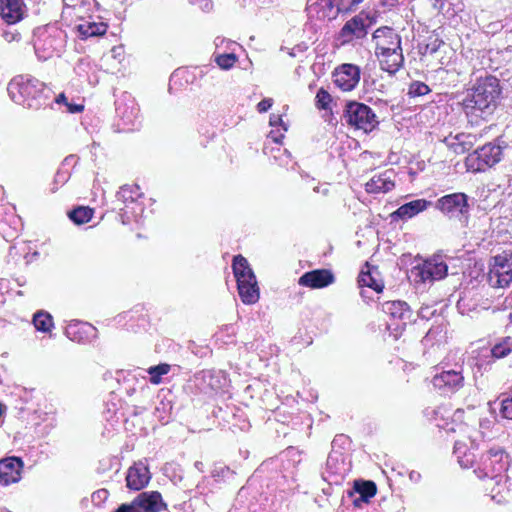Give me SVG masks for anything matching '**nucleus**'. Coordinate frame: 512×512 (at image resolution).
Listing matches in <instances>:
<instances>
[{
    "instance_id": "obj_1",
    "label": "nucleus",
    "mask_w": 512,
    "mask_h": 512,
    "mask_svg": "<svg viewBox=\"0 0 512 512\" xmlns=\"http://www.w3.org/2000/svg\"><path fill=\"white\" fill-rule=\"evenodd\" d=\"M501 94L499 80L494 76L480 78L467 90L462 100L463 110L471 121L486 119L491 116Z\"/></svg>"
},
{
    "instance_id": "obj_2",
    "label": "nucleus",
    "mask_w": 512,
    "mask_h": 512,
    "mask_svg": "<svg viewBox=\"0 0 512 512\" xmlns=\"http://www.w3.org/2000/svg\"><path fill=\"white\" fill-rule=\"evenodd\" d=\"M10 98L18 105L38 110L50 103L52 91L44 82L30 76H15L7 87Z\"/></svg>"
},
{
    "instance_id": "obj_3",
    "label": "nucleus",
    "mask_w": 512,
    "mask_h": 512,
    "mask_svg": "<svg viewBox=\"0 0 512 512\" xmlns=\"http://www.w3.org/2000/svg\"><path fill=\"white\" fill-rule=\"evenodd\" d=\"M509 455L500 446H493L482 454L480 459L479 478H488L499 485L503 474L509 467Z\"/></svg>"
},
{
    "instance_id": "obj_4",
    "label": "nucleus",
    "mask_w": 512,
    "mask_h": 512,
    "mask_svg": "<svg viewBox=\"0 0 512 512\" xmlns=\"http://www.w3.org/2000/svg\"><path fill=\"white\" fill-rule=\"evenodd\" d=\"M66 33L56 26L39 29L34 41V49L39 58L44 60L54 54L59 55L66 45Z\"/></svg>"
},
{
    "instance_id": "obj_5",
    "label": "nucleus",
    "mask_w": 512,
    "mask_h": 512,
    "mask_svg": "<svg viewBox=\"0 0 512 512\" xmlns=\"http://www.w3.org/2000/svg\"><path fill=\"white\" fill-rule=\"evenodd\" d=\"M342 118L347 125L366 133L372 131L378 125L373 110L368 105L358 101L346 102Z\"/></svg>"
},
{
    "instance_id": "obj_6",
    "label": "nucleus",
    "mask_w": 512,
    "mask_h": 512,
    "mask_svg": "<svg viewBox=\"0 0 512 512\" xmlns=\"http://www.w3.org/2000/svg\"><path fill=\"white\" fill-rule=\"evenodd\" d=\"M487 282L493 288H504L512 282V251L505 250L493 256L489 263Z\"/></svg>"
},
{
    "instance_id": "obj_7",
    "label": "nucleus",
    "mask_w": 512,
    "mask_h": 512,
    "mask_svg": "<svg viewBox=\"0 0 512 512\" xmlns=\"http://www.w3.org/2000/svg\"><path fill=\"white\" fill-rule=\"evenodd\" d=\"M468 200L469 197L465 193L457 192L442 196L434 206L450 219L466 223L470 212Z\"/></svg>"
},
{
    "instance_id": "obj_8",
    "label": "nucleus",
    "mask_w": 512,
    "mask_h": 512,
    "mask_svg": "<svg viewBox=\"0 0 512 512\" xmlns=\"http://www.w3.org/2000/svg\"><path fill=\"white\" fill-rule=\"evenodd\" d=\"M372 24L369 16L363 12L348 20L336 35L341 45L351 43L354 39H363L368 34V28Z\"/></svg>"
},
{
    "instance_id": "obj_9",
    "label": "nucleus",
    "mask_w": 512,
    "mask_h": 512,
    "mask_svg": "<svg viewBox=\"0 0 512 512\" xmlns=\"http://www.w3.org/2000/svg\"><path fill=\"white\" fill-rule=\"evenodd\" d=\"M502 148L500 145L487 143L475 150L467 157L466 163L474 170H484L486 166L492 167L501 160Z\"/></svg>"
},
{
    "instance_id": "obj_10",
    "label": "nucleus",
    "mask_w": 512,
    "mask_h": 512,
    "mask_svg": "<svg viewBox=\"0 0 512 512\" xmlns=\"http://www.w3.org/2000/svg\"><path fill=\"white\" fill-rule=\"evenodd\" d=\"M413 273L420 278V281H437L444 279L448 273V266L440 255L425 260L422 264L413 268Z\"/></svg>"
},
{
    "instance_id": "obj_11",
    "label": "nucleus",
    "mask_w": 512,
    "mask_h": 512,
    "mask_svg": "<svg viewBox=\"0 0 512 512\" xmlns=\"http://www.w3.org/2000/svg\"><path fill=\"white\" fill-rule=\"evenodd\" d=\"M432 384L444 394L454 393L464 386L462 369L443 370L433 376Z\"/></svg>"
},
{
    "instance_id": "obj_12",
    "label": "nucleus",
    "mask_w": 512,
    "mask_h": 512,
    "mask_svg": "<svg viewBox=\"0 0 512 512\" xmlns=\"http://www.w3.org/2000/svg\"><path fill=\"white\" fill-rule=\"evenodd\" d=\"M360 80V68L354 64H342L333 73V81L343 91L353 90Z\"/></svg>"
},
{
    "instance_id": "obj_13",
    "label": "nucleus",
    "mask_w": 512,
    "mask_h": 512,
    "mask_svg": "<svg viewBox=\"0 0 512 512\" xmlns=\"http://www.w3.org/2000/svg\"><path fill=\"white\" fill-rule=\"evenodd\" d=\"M372 39L375 42V51L402 49L401 36L391 27L377 28L372 34Z\"/></svg>"
},
{
    "instance_id": "obj_14",
    "label": "nucleus",
    "mask_w": 512,
    "mask_h": 512,
    "mask_svg": "<svg viewBox=\"0 0 512 512\" xmlns=\"http://www.w3.org/2000/svg\"><path fill=\"white\" fill-rule=\"evenodd\" d=\"M335 281V276L331 270L315 269L305 272L298 280L299 285L311 289L325 288Z\"/></svg>"
},
{
    "instance_id": "obj_15",
    "label": "nucleus",
    "mask_w": 512,
    "mask_h": 512,
    "mask_svg": "<svg viewBox=\"0 0 512 512\" xmlns=\"http://www.w3.org/2000/svg\"><path fill=\"white\" fill-rule=\"evenodd\" d=\"M151 479L148 466L139 461L131 466L126 474V486L130 490L139 491L145 488Z\"/></svg>"
},
{
    "instance_id": "obj_16",
    "label": "nucleus",
    "mask_w": 512,
    "mask_h": 512,
    "mask_svg": "<svg viewBox=\"0 0 512 512\" xmlns=\"http://www.w3.org/2000/svg\"><path fill=\"white\" fill-rule=\"evenodd\" d=\"M132 502L135 509L141 512H160L167 509L158 491L142 492Z\"/></svg>"
},
{
    "instance_id": "obj_17",
    "label": "nucleus",
    "mask_w": 512,
    "mask_h": 512,
    "mask_svg": "<svg viewBox=\"0 0 512 512\" xmlns=\"http://www.w3.org/2000/svg\"><path fill=\"white\" fill-rule=\"evenodd\" d=\"M23 461L19 457H8L0 460V483L9 485L16 483L21 478Z\"/></svg>"
},
{
    "instance_id": "obj_18",
    "label": "nucleus",
    "mask_w": 512,
    "mask_h": 512,
    "mask_svg": "<svg viewBox=\"0 0 512 512\" xmlns=\"http://www.w3.org/2000/svg\"><path fill=\"white\" fill-rule=\"evenodd\" d=\"M379 60L380 68L390 75L395 74L404 64L403 50L375 51Z\"/></svg>"
},
{
    "instance_id": "obj_19",
    "label": "nucleus",
    "mask_w": 512,
    "mask_h": 512,
    "mask_svg": "<svg viewBox=\"0 0 512 512\" xmlns=\"http://www.w3.org/2000/svg\"><path fill=\"white\" fill-rule=\"evenodd\" d=\"M432 205L433 203L431 201L425 199H416L401 205L396 211L391 213L390 216L393 221L407 220L416 216Z\"/></svg>"
},
{
    "instance_id": "obj_20",
    "label": "nucleus",
    "mask_w": 512,
    "mask_h": 512,
    "mask_svg": "<svg viewBox=\"0 0 512 512\" xmlns=\"http://www.w3.org/2000/svg\"><path fill=\"white\" fill-rule=\"evenodd\" d=\"M382 311L389 315L392 319L401 321L405 326L411 322L412 311L408 304L404 301H387L382 304Z\"/></svg>"
},
{
    "instance_id": "obj_21",
    "label": "nucleus",
    "mask_w": 512,
    "mask_h": 512,
    "mask_svg": "<svg viewBox=\"0 0 512 512\" xmlns=\"http://www.w3.org/2000/svg\"><path fill=\"white\" fill-rule=\"evenodd\" d=\"M377 487L373 481H355L353 491L349 492L353 498V504L360 507L362 503H368L376 494Z\"/></svg>"
},
{
    "instance_id": "obj_22",
    "label": "nucleus",
    "mask_w": 512,
    "mask_h": 512,
    "mask_svg": "<svg viewBox=\"0 0 512 512\" xmlns=\"http://www.w3.org/2000/svg\"><path fill=\"white\" fill-rule=\"evenodd\" d=\"M239 296L244 304H254L259 299V288L254 275L253 280L247 279L243 283H237Z\"/></svg>"
},
{
    "instance_id": "obj_23",
    "label": "nucleus",
    "mask_w": 512,
    "mask_h": 512,
    "mask_svg": "<svg viewBox=\"0 0 512 512\" xmlns=\"http://www.w3.org/2000/svg\"><path fill=\"white\" fill-rule=\"evenodd\" d=\"M393 188L394 182L386 175V173L372 177L365 184L366 192L371 194L386 193L391 191Z\"/></svg>"
},
{
    "instance_id": "obj_24",
    "label": "nucleus",
    "mask_w": 512,
    "mask_h": 512,
    "mask_svg": "<svg viewBox=\"0 0 512 512\" xmlns=\"http://www.w3.org/2000/svg\"><path fill=\"white\" fill-rule=\"evenodd\" d=\"M1 16L9 24H14L21 20L22 11L18 0H2Z\"/></svg>"
},
{
    "instance_id": "obj_25",
    "label": "nucleus",
    "mask_w": 512,
    "mask_h": 512,
    "mask_svg": "<svg viewBox=\"0 0 512 512\" xmlns=\"http://www.w3.org/2000/svg\"><path fill=\"white\" fill-rule=\"evenodd\" d=\"M232 269L237 283H243L247 279L253 280L254 272L250 268L246 258L242 255H237L233 258Z\"/></svg>"
},
{
    "instance_id": "obj_26",
    "label": "nucleus",
    "mask_w": 512,
    "mask_h": 512,
    "mask_svg": "<svg viewBox=\"0 0 512 512\" xmlns=\"http://www.w3.org/2000/svg\"><path fill=\"white\" fill-rule=\"evenodd\" d=\"M323 480L329 483H338L341 478V472L339 468V457L337 453L331 452L328 455L325 471L322 472Z\"/></svg>"
},
{
    "instance_id": "obj_27",
    "label": "nucleus",
    "mask_w": 512,
    "mask_h": 512,
    "mask_svg": "<svg viewBox=\"0 0 512 512\" xmlns=\"http://www.w3.org/2000/svg\"><path fill=\"white\" fill-rule=\"evenodd\" d=\"M82 39L97 37L106 33L107 25L103 22H85L77 26Z\"/></svg>"
},
{
    "instance_id": "obj_28",
    "label": "nucleus",
    "mask_w": 512,
    "mask_h": 512,
    "mask_svg": "<svg viewBox=\"0 0 512 512\" xmlns=\"http://www.w3.org/2000/svg\"><path fill=\"white\" fill-rule=\"evenodd\" d=\"M512 352V336L500 338L491 348V355L495 359L507 357Z\"/></svg>"
},
{
    "instance_id": "obj_29",
    "label": "nucleus",
    "mask_w": 512,
    "mask_h": 512,
    "mask_svg": "<svg viewBox=\"0 0 512 512\" xmlns=\"http://www.w3.org/2000/svg\"><path fill=\"white\" fill-rule=\"evenodd\" d=\"M92 216L93 209L84 206L76 207L68 212L69 219L77 225L89 222Z\"/></svg>"
},
{
    "instance_id": "obj_30",
    "label": "nucleus",
    "mask_w": 512,
    "mask_h": 512,
    "mask_svg": "<svg viewBox=\"0 0 512 512\" xmlns=\"http://www.w3.org/2000/svg\"><path fill=\"white\" fill-rule=\"evenodd\" d=\"M35 328L41 332H49L53 326L52 316L45 311H38L33 317Z\"/></svg>"
},
{
    "instance_id": "obj_31",
    "label": "nucleus",
    "mask_w": 512,
    "mask_h": 512,
    "mask_svg": "<svg viewBox=\"0 0 512 512\" xmlns=\"http://www.w3.org/2000/svg\"><path fill=\"white\" fill-rule=\"evenodd\" d=\"M360 0H329V6L336 8V14H346L352 12L361 3Z\"/></svg>"
},
{
    "instance_id": "obj_32",
    "label": "nucleus",
    "mask_w": 512,
    "mask_h": 512,
    "mask_svg": "<svg viewBox=\"0 0 512 512\" xmlns=\"http://www.w3.org/2000/svg\"><path fill=\"white\" fill-rule=\"evenodd\" d=\"M140 196L139 187H130L128 185H124L120 188V190L116 193L117 201L127 204L129 202H134L137 197Z\"/></svg>"
},
{
    "instance_id": "obj_33",
    "label": "nucleus",
    "mask_w": 512,
    "mask_h": 512,
    "mask_svg": "<svg viewBox=\"0 0 512 512\" xmlns=\"http://www.w3.org/2000/svg\"><path fill=\"white\" fill-rule=\"evenodd\" d=\"M170 365L167 363H161L155 366H151L148 369V373L150 375V382L152 384H159L161 382L162 376L166 375L170 371Z\"/></svg>"
},
{
    "instance_id": "obj_34",
    "label": "nucleus",
    "mask_w": 512,
    "mask_h": 512,
    "mask_svg": "<svg viewBox=\"0 0 512 512\" xmlns=\"http://www.w3.org/2000/svg\"><path fill=\"white\" fill-rule=\"evenodd\" d=\"M358 283L360 286H366L372 288L376 292H382L384 285L379 283L370 272H361L358 277Z\"/></svg>"
},
{
    "instance_id": "obj_35",
    "label": "nucleus",
    "mask_w": 512,
    "mask_h": 512,
    "mask_svg": "<svg viewBox=\"0 0 512 512\" xmlns=\"http://www.w3.org/2000/svg\"><path fill=\"white\" fill-rule=\"evenodd\" d=\"M215 61L221 69L228 70L234 66L237 57L233 53L220 54L216 56Z\"/></svg>"
},
{
    "instance_id": "obj_36",
    "label": "nucleus",
    "mask_w": 512,
    "mask_h": 512,
    "mask_svg": "<svg viewBox=\"0 0 512 512\" xmlns=\"http://www.w3.org/2000/svg\"><path fill=\"white\" fill-rule=\"evenodd\" d=\"M430 88L427 84L419 81H414L410 84L408 89V95L411 97L424 96L430 92Z\"/></svg>"
},
{
    "instance_id": "obj_37",
    "label": "nucleus",
    "mask_w": 512,
    "mask_h": 512,
    "mask_svg": "<svg viewBox=\"0 0 512 512\" xmlns=\"http://www.w3.org/2000/svg\"><path fill=\"white\" fill-rule=\"evenodd\" d=\"M465 444L462 442H455L454 444V454L458 457V462L461 466L468 467L469 464H472L473 460L468 458V455L464 451Z\"/></svg>"
},
{
    "instance_id": "obj_38",
    "label": "nucleus",
    "mask_w": 512,
    "mask_h": 512,
    "mask_svg": "<svg viewBox=\"0 0 512 512\" xmlns=\"http://www.w3.org/2000/svg\"><path fill=\"white\" fill-rule=\"evenodd\" d=\"M316 106L318 109L326 110L332 101L331 95L324 88H320L316 94Z\"/></svg>"
},
{
    "instance_id": "obj_39",
    "label": "nucleus",
    "mask_w": 512,
    "mask_h": 512,
    "mask_svg": "<svg viewBox=\"0 0 512 512\" xmlns=\"http://www.w3.org/2000/svg\"><path fill=\"white\" fill-rule=\"evenodd\" d=\"M500 414L503 418L512 420V386L509 396L501 400Z\"/></svg>"
},
{
    "instance_id": "obj_40",
    "label": "nucleus",
    "mask_w": 512,
    "mask_h": 512,
    "mask_svg": "<svg viewBox=\"0 0 512 512\" xmlns=\"http://www.w3.org/2000/svg\"><path fill=\"white\" fill-rule=\"evenodd\" d=\"M116 111L127 123L131 124H134L138 115V109L132 107L130 113H126V111H122L120 104H117Z\"/></svg>"
},
{
    "instance_id": "obj_41",
    "label": "nucleus",
    "mask_w": 512,
    "mask_h": 512,
    "mask_svg": "<svg viewBox=\"0 0 512 512\" xmlns=\"http://www.w3.org/2000/svg\"><path fill=\"white\" fill-rule=\"evenodd\" d=\"M109 496V492L106 489H99L95 492H93L91 496V500L94 505H101L103 502L107 500Z\"/></svg>"
},
{
    "instance_id": "obj_42",
    "label": "nucleus",
    "mask_w": 512,
    "mask_h": 512,
    "mask_svg": "<svg viewBox=\"0 0 512 512\" xmlns=\"http://www.w3.org/2000/svg\"><path fill=\"white\" fill-rule=\"evenodd\" d=\"M441 44H443V41L438 38H435L433 41L426 44V46L424 48L425 49L424 53H430V54L436 53L439 50Z\"/></svg>"
},
{
    "instance_id": "obj_43",
    "label": "nucleus",
    "mask_w": 512,
    "mask_h": 512,
    "mask_svg": "<svg viewBox=\"0 0 512 512\" xmlns=\"http://www.w3.org/2000/svg\"><path fill=\"white\" fill-rule=\"evenodd\" d=\"M273 105L272 98H265L257 104V110L259 113L267 112Z\"/></svg>"
},
{
    "instance_id": "obj_44",
    "label": "nucleus",
    "mask_w": 512,
    "mask_h": 512,
    "mask_svg": "<svg viewBox=\"0 0 512 512\" xmlns=\"http://www.w3.org/2000/svg\"><path fill=\"white\" fill-rule=\"evenodd\" d=\"M269 124L272 127L282 126L285 131L287 130V127L285 126V124L282 120V116L279 114H271L270 119H269Z\"/></svg>"
},
{
    "instance_id": "obj_45",
    "label": "nucleus",
    "mask_w": 512,
    "mask_h": 512,
    "mask_svg": "<svg viewBox=\"0 0 512 512\" xmlns=\"http://www.w3.org/2000/svg\"><path fill=\"white\" fill-rule=\"evenodd\" d=\"M114 512H141L135 509L133 502L121 504Z\"/></svg>"
},
{
    "instance_id": "obj_46",
    "label": "nucleus",
    "mask_w": 512,
    "mask_h": 512,
    "mask_svg": "<svg viewBox=\"0 0 512 512\" xmlns=\"http://www.w3.org/2000/svg\"><path fill=\"white\" fill-rule=\"evenodd\" d=\"M68 179H69V173L68 172H64V171L58 170L56 175H55L54 182H55V184H58V183L63 184Z\"/></svg>"
},
{
    "instance_id": "obj_47",
    "label": "nucleus",
    "mask_w": 512,
    "mask_h": 512,
    "mask_svg": "<svg viewBox=\"0 0 512 512\" xmlns=\"http://www.w3.org/2000/svg\"><path fill=\"white\" fill-rule=\"evenodd\" d=\"M431 7L436 10L438 13L444 10L446 0H429Z\"/></svg>"
},
{
    "instance_id": "obj_48",
    "label": "nucleus",
    "mask_w": 512,
    "mask_h": 512,
    "mask_svg": "<svg viewBox=\"0 0 512 512\" xmlns=\"http://www.w3.org/2000/svg\"><path fill=\"white\" fill-rule=\"evenodd\" d=\"M77 324H74V325H69L67 328H66V335L67 337H69L71 340L73 341H80V338H77L76 337V328H77Z\"/></svg>"
},
{
    "instance_id": "obj_49",
    "label": "nucleus",
    "mask_w": 512,
    "mask_h": 512,
    "mask_svg": "<svg viewBox=\"0 0 512 512\" xmlns=\"http://www.w3.org/2000/svg\"><path fill=\"white\" fill-rule=\"evenodd\" d=\"M67 108H68V112L75 114V113H79V112L83 111L84 106L82 104L68 103Z\"/></svg>"
},
{
    "instance_id": "obj_50",
    "label": "nucleus",
    "mask_w": 512,
    "mask_h": 512,
    "mask_svg": "<svg viewBox=\"0 0 512 512\" xmlns=\"http://www.w3.org/2000/svg\"><path fill=\"white\" fill-rule=\"evenodd\" d=\"M398 1L399 0H379V4L385 9H390L396 6Z\"/></svg>"
},
{
    "instance_id": "obj_51",
    "label": "nucleus",
    "mask_w": 512,
    "mask_h": 512,
    "mask_svg": "<svg viewBox=\"0 0 512 512\" xmlns=\"http://www.w3.org/2000/svg\"><path fill=\"white\" fill-rule=\"evenodd\" d=\"M348 438L345 435H337L332 441V446H335L337 444H344Z\"/></svg>"
},
{
    "instance_id": "obj_52",
    "label": "nucleus",
    "mask_w": 512,
    "mask_h": 512,
    "mask_svg": "<svg viewBox=\"0 0 512 512\" xmlns=\"http://www.w3.org/2000/svg\"><path fill=\"white\" fill-rule=\"evenodd\" d=\"M451 147H453V149H454V151L456 153H459V152L463 153V152H465V146H464L463 143H454V144L451 145Z\"/></svg>"
},
{
    "instance_id": "obj_53",
    "label": "nucleus",
    "mask_w": 512,
    "mask_h": 512,
    "mask_svg": "<svg viewBox=\"0 0 512 512\" xmlns=\"http://www.w3.org/2000/svg\"><path fill=\"white\" fill-rule=\"evenodd\" d=\"M55 102L58 103V104H65L67 106L68 102H67V98L65 96L64 93H61L59 94L56 98H55Z\"/></svg>"
},
{
    "instance_id": "obj_54",
    "label": "nucleus",
    "mask_w": 512,
    "mask_h": 512,
    "mask_svg": "<svg viewBox=\"0 0 512 512\" xmlns=\"http://www.w3.org/2000/svg\"><path fill=\"white\" fill-rule=\"evenodd\" d=\"M269 136H270V137L273 139V141H274V142H276V143H280V142H281V140L284 138V135H283V134H279V135H277V134H275V132H274V131H271V132H270V134H269Z\"/></svg>"
},
{
    "instance_id": "obj_55",
    "label": "nucleus",
    "mask_w": 512,
    "mask_h": 512,
    "mask_svg": "<svg viewBox=\"0 0 512 512\" xmlns=\"http://www.w3.org/2000/svg\"><path fill=\"white\" fill-rule=\"evenodd\" d=\"M409 478L411 481L418 482L421 478V475L419 472L411 471L409 474Z\"/></svg>"
},
{
    "instance_id": "obj_56",
    "label": "nucleus",
    "mask_w": 512,
    "mask_h": 512,
    "mask_svg": "<svg viewBox=\"0 0 512 512\" xmlns=\"http://www.w3.org/2000/svg\"><path fill=\"white\" fill-rule=\"evenodd\" d=\"M204 1V4L201 5V8L204 10V11H210L213 7V3L211 1H208V0H203Z\"/></svg>"
},
{
    "instance_id": "obj_57",
    "label": "nucleus",
    "mask_w": 512,
    "mask_h": 512,
    "mask_svg": "<svg viewBox=\"0 0 512 512\" xmlns=\"http://www.w3.org/2000/svg\"><path fill=\"white\" fill-rule=\"evenodd\" d=\"M194 466L199 471H202V469H203V463L201 461H196Z\"/></svg>"
},
{
    "instance_id": "obj_58",
    "label": "nucleus",
    "mask_w": 512,
    "mask_h": 512,
    "mask_svg": "<svg viewBox=\"0 0 512 512\" xmlns=\"http://www.w3.org/2000/svg\"><path fill=\"white\" fill-rule=\"evenodd\" d=\"M85 326H86L87 328H89V329H93V330H95V328H94L93 326H91V325H85Z\"/></svg>"
},
{
    "instance_id": "obj_59",
    "label": "nucleus",
    "mask_w": 512,
    "mask_h": 512,
    "mask_svg": "<svg viewBox=\"0 0 512 512\" xmlns=\"http://www.w3.org/2000/svg\"><path fill=\"white\" fill-rule=\"evenodd\" d=\"M460 137H461V135H457V136L455 137V139H456V140H460Z\"/></svg>"
}]
</instances>
